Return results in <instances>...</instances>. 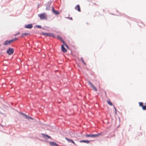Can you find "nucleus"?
I'll list each match as a JSON object with an SVG mask.
<instances>
[{"mask_svg": "<svg viewBox=\"0 0 146 146\" xmlns=\"http://www.w3.org/2000/svg\"><path fill=\"white\" fill-rule=\"evenodd\" d=\"M102 132L99 133L97 134H93L91 133L90 134H87L85 135L86 137H91L93 138H95L98 137V136L102 135Z\"/></svg>", "mask_w": 146, "mask_h": 146, "instance_id": "1", "label": "nucleus"}, {"mask_svg": "<svg viewBox=\"0 0 146 146\" xmlns=\"http://www.w3.org/2000/svg\"><path fill=\"white\" fill-rule=\"evenodd\" d=\"M41 34L43 36H45L46 37H52L53 38H55L56 36L54 33H44L42 32Z\"/></svg>", "mask_w": 146, "mask_h": 146, "instance_id": "2", "label": "nucleus"}, {"mask_svg": "<svg viewBox=\"0 0 146 146\" xmlns=\"http://www.w3.org/2000/svg\"><path fill=\"white\" fill-rule=\"evenodd\" d=\"M38 16L40 20H47V15L45 13H42L38 15Z\"/></svg>", "mask_w": 146, "mask_h": 146, "instance_id": "3", "label": "nucleus"}, {"mask_svg": "<svg viewBox=\"0 0 146 146\" xmlns=\"http://www.w3.org/2000/svg\"><path fill=\"white\" fill-rule=\"evenodd\" d=\"M19 114L25 117V118L28 120L31 119L32 120H33L34 119L32 117H30L29 115H27L25 113H23L21 112H19Z\"/></svg>", "mask_w": 146, "mask_h": 146, "instance_id": "4", "label": "nucleus"}, {"mask_svg": "<svg viewBox=\"0 0 146 146\" xmlns=\"http://www.w3.org/2000/svg\"><path fill=\"white\" fill-rule=\"evenodd\" d=\"M14 53V49L13 48L9 47L6 51V53L9 55L13 54Z\"/></svg>", "mask_w": 146, "mask_h": 146, "instance_id": "5", "label": "nucleus"}, {"mask_svg": "<svg viewBox=\"0 0 146 146\" xmlns=\"http://www.w3.org/2000/svg\"><path fill=\"white\" fill-rule=\"evenodd\" d=\"M40 135H41L42 137L46 140L52 139L51 137L50 136L46 134L42 133L40 134Z\"/></svg>", "mask_w": 146, "mask_h": 146, "instance_id": "6", "label": "nucleus"}, {"mask_svg": "<svg viewBox=\"0 0 146 146\" xmlns=\"http://www.w3.org/2000/svg\"><path fill=\"white\" fill-rule=\"evenodd\" d=\"M52 3V1L51 0L49 1L46 4V10L49 11L50 10V6Z\"/></svg>", "mask_w": 146, "mask_h": 146, "instance_id": "7", "label": "nucleus"}, {"mask_svg": "<svg viewBox=\"0 0 146 146\" xmlns=\"http://www.w3.org/2000/svg\"><path fill=\"white\" fill-rule=\"evenodd\" d=\"M33 24L32 23H29L28 24L25 25L24 27L25 28L31 29L33 27Z\"/></svg>", "mask_w": 146, "mask_h": 146, "instance_id": "8", "label": "nucleus"}, {"mask_svg": "<svg viewBox=\"0 0 146 146\" xmlns=\"http://www.w3.org/2000/svg\"><path fill=\"white\" fill-rule=\"evenodd\" d=\"M52 11L54 14L56 15H58L59 14V11L55 10L53 7H52Z\"/></svg>", "mask_w": 146, "mask_h": 146, "instance_id": "9", "label": "nucleus"}, {"mask_svg": "<svg viewBox=\"0 0 146 146\" xmlns=\"http://www.w3.org/2000/svg\"><path fill=\"white\" fill-rule=\"evenodd\" d=\"M49 142L51 146H59L54 141H49Z\"/></svg>", "mask_w": 146, "mask_h": 146, "instance_id": "10", "label": "nucleus"}, {"mask_svg": "<svg viewBox=\"0 0 146 146\" xmlns=\"http://www.w3.org/2000/svg\"><path fill=\"white\" fill-rule=\"evenodd\" d=\"M11 43L9 40H7L3 42V44L4 45H9Z\"/></svg>", "mask_w": 146, "mask_h": 146, "instance_id": "11", "label": "nucleus"}, {"mask_svg": "<svg viewBox=\"0 0 146 146\" xmlns=\"http://www.w3.org/2000/svg\"><path fill=\"white\" fill-rule=\"evenodd\" d=\"M61 48L62 51L63 52L65 53L67 52V49L64 46V45H62L61 46Z\"/></svg>", "mask_w": 146, "mask_h": 146, "instance_id": "12", "label": "nucleus"}, {"mask_svg": "<svg viewBox=\"0 0 146 146\" xmlns=\"http://www.w3.org/2000/svg\"><path fill=\"white\" fill-rule=\"evenodd\" d=\"M81 143H85L89 144L90 142V141L86 140H82L79 141Z\"/></svg>", "mask_w": 146, "mask_h": 146, "instance_id": "13", "label": "nucleus"}, {"mask_svg": "<svg viewBox=\"0 0 146 146\" xmlns=\"http://www.w3.org/2000/svg\"><path fill=\"white\" fill-rule=\"evenodd\" d=\"M75 9L79 12H81V9L80 6L78 4L76 5L75 7Z\"/></svg>", "mask_w": 146, "mask_h": 146, "instance_id": "14", "label": "nucleus"}, {"mask_svg": "<svg viewBox=\"0 0 146 146\" xmlns=\"http://www.w3.org/2000/svg\"><path fill=\"white\" fill-rule=\"evenodd\" d=\"M29 35H30V33H24L21 34V37L23 38Z\"/></svg>", "mask_w": 146, "mask_h": 146, "instance_id": "15", "label": "nucleus"}, {"mask_svg": "<svg viewBox=\"0 0 146 146\" xmlns=\"http://www.w3.org/2000/svg\"><path fill=\"white\" fill-rule=\"evenodd\" d=\"M18 39L19 38H18L15 37L13 38V39L9 40L10 41L11 43V42H14V41L18 40Z\"/></svg>", "mask_w": 146, "mask_h": 146, "instance_id": "16", "label": "nucleus"}, {"mask_svg": "<svg viewBox=\"0 0 146 146\" xmlns=\"http://www.w3.org/2000/svg\"><path fill=\"white\" fill-rule=\"evenodd\" d=\"M65 139L69 143H71L73 140L68 138L67 137H65Z\"/></svg>", "mask_w": 146, "mask_h": 146, "instance_id": "17", "label": "nucleus"}, {"mask_svg": "<svg viewBox=\"0 0 146 146\" xmlns=\"http://www.w3.org/2000/svg\"><path fill=\"white\" fill-rule=\"evenodd\" d=\"M107 102L108 104L110 106H112L113 105L112 103L109 100H107Z\"/></svg>", "mask_w": 146, "mask_h": 146, "instance_id": "18", "label": "nucleus"}, {"mask_svg": "<svg viewBox=\"0 0 146 146\" xmlns=\"http://www.w3.org/2000/svg\"><path fill=\"white\" fill-rule=\"evenodd\" d=\"M56 37L58 39H59L61 41L63 40L62 38L60 36H59L58 35H57Z\"/></svg>", "mask_w": 146, "mask_h": 146, "instance_id": "19", "label": "nucleus"}, {"mask_svg": "<svg viewBox=\"0 0 146 146\" xmlns=\"http://www.w3.org/2000/svg\"><path fill=\"white\" fill-rule=\"evenodd\" d=\"M56 37L58 39H59L61 41L63 40L62 38L60 36H59L58 35H57Z\"/></svg>", "mask_w": 146, "mask_h": 146, "instance_id": "20", "label": "nucleus"}, {"mask_svg": "<svg viewBox=\"0 0 146 146\" xmlns=\"http://www.w3.org/2000/svg\"><path fill=\"white\" fill-rule=\"evenodd\" d=\"M142 108L143 110H146V103H145V105H143L142 107Z\"/></svg>", "mask_w": 146, "mask_h": 146, "instance_id": "21", "label": "nucleus"}, {"mask_svg": "<svg viewBox=\"0 0 146 146\" xmlns=\"http://www.w3.org/2000/svg\"><path fill=\"white\" fill-rule=\"evenodd\" d=\"M139 104V106L140 107H142L144 103L142 102H138Z\"/></svg>", "mask_w": 146, "mask_h": 146, "instance_id": "22", "label": "nucleus"}, {"mask_svg": "<svg viewBox=\"0 0 146 146\" xmlns=\"http://www.w3.org/2000/svg\"><path fill=\"white\" fill-rule=\"evenodd\" d=\"M81 60L82 61V62L85 65H86V63L84 62V59L82 57L81 58Z\"/></svg>", "mask_w": 146, "mask_h": 146, "instance_id": "23", "label": "nucleus"}, {"mask_svg": "<svg viewBox=\"0 0 146 146\" xmlns=\"http://www.w3.org/2000/svg\"><path fill=\"white\" fill-rule=\"evenodd\" d=\"M36 27L38 29H41L42 28V27L40 25H36Z\"/></svg>", "mask_w": 146, "mask_h": 146, "instance_id": "24", "label": "nucleus"}, {"mask_svg": "<svg viewBox=\"0 0 146 146\" xmlns=\"http://www.w3.org/2000/svg\"><path fill=\"white\" fill-rule=\"evenodd\" d=\"M93 88V89L95 91H97V89L96 88L95 86H94L92 87Z\"/></svg>", "mask_w": 146, "mask_h": 146, "instance_id": "25", "label": "nucleus"}, {"mask_svg": "<svg viewBox=\"0 0 146 146\" xmlns=\"http://www.w3.org/2000/svg\"><path fill=\"white\" fill-rule=\"evenodd\" d=\"M62 42L63 43V44L62 45H64V46H65L67 44L64 41V40L62 41Z\"/></svg>", "mask_w": 146, "mask_h": 146, "instance_id": "26", "label": "nucleus"}, {"mask_svg": "<svg viewBox=\"0 0 146 146\" xmlns=\"http://www.w3.org/2000/svg\"><path fill=\"white\" fill-rule=\"evenodd\" d=\"M123 16L125 17V18H129V17H128V16H127V15H125V14H123Z\"/></svg>", "mask_w": 146, "mask_h": 146, "instance_id": "27", "label": "nucleus"}, {"mask_svg": "<svg viewBox=\"0 0 146 146\" xmlns=\"http://www.w3.org/2000/svg\"><path fill=\"white\" fill-rule=\"evenodd\" d=\"M66 18L68 19H69L72 20H73L72 17H66Z\"/></svg>", "mask_w": 146, "mask_h": 146, "instance_id": "28", "label": "nucleus"}, {"mask_svg": "<svg viewBox=\"0 0 146 146\" xmlns=\"http://www.w3.org/2000/svg\"><path fill=\"white\" fill-rule=\"evenodd\" d=\"M20 32H18V33H17L15 34L14 35V36H17V35H19V34H20Z\"/></svg>", "mask_w": 146, "mask_h": 146, "instance_id": "29", "label": "nucleus"}, {"mask_svg": "<svg viewBox=\"0 0 146 146\" xmlns=\"http://www.w3.org/2000/svg\"><path fill=\"white\" fill-rule=\"evenodd\" d=\"M111 15H115V16H119L120 15H116V14H114L113 13H110Z\"/></svg>", "mask_w": 146, "mask_h": 146, "instance_id": "30", "label": "nucleus"}, {"mask_svg": "<svg viewBox=\"0 0 146 146\" xmlns=\"http://www.w3.org/2000/svg\"><path fill=\"white\" fill-rule=\"evenodd\" d=\"M66 45L65 46H66V47L68 49H70V47L67 44V45Z\"/></svg>", "mask_w": 146, "mask_h": 146, "instance_id": "31", "label": "nucleus"}, {"mask_svg": "<svg viewBox=\"0 0 146 146\" xmlns=\"http://www.w3.org/2000/svg\"><path fill=\"white\" fill-rule=\"evenodd\" d=\"M71 143H73L75 145H76V143H75L73 140H72V142Z\"/></svg>", "mask_w": 146, "mask_h": 146, "instance_id": "32", "label": "nucleus"}, {"mask_svg": "<svg viewBox=\"0 0 146 146\" xmlns=\"http://www.w3.org/2000/svg\"><path fill=\"white\" fill-rule=\"evenodd\" d=\"M90 85V87L92 88L94 86V85L92 83Z\"/></svg>", "mask_w": 146, "mask_h": 146, "instance_id": "33", "label": "nucleus"}, {"mask_svg": "<svg viewBox=\"0 0 146 146\" xmlns=\"http://www.w3.org/2000/svg\"><path fill=\"white\" fill-rule=\"evenodd\" d=\"M90 85V87L92 88L94 86V85L92 83Z\"/></svg>", "mask_w": 146, "mask_h": 146, "instance_id": "34", "label": "nucleus"}, {"mask_svg": "<svg viewBox=\"0 0 146 146\" xmlns=\"http://www.w3.org/2000/svg\"><path fill=\"white\" fill-rule=\"evenodd\" d=\"M117 109H116V110H115V114L116 115H117Z\"/></svg>", "mask_w": 146, "mask_h": 146, "instance_id": "35", "label": "nucleus"}, {"mask_svg": "<svg viewBox=\"0 0 146 146\" xmlns=\"http://www.w3.org/2000/svg\"><path fill=\"white\" fill-rule=\"evenodd\" d=\"M88 83L90 85V84H91V82H90V81H88Z\"/></svg>", "mask_w": 146, "mask_h": 146, "instance_id": "36", "label": "nucleus"}, {"mask_svg": "<svg viewBox=\"0 0 146 146\" xmlns=\"http://www.w3.org/2000/svg\"><path fill=\"white\" fill-rule=\"evenodd\" d=\"M116 11L117 13H118L120 15H121L120 13H119V11H118V10H117Z\"/></svg>", "mask_w": 146, "mask_h": 146, "instance_id": "37", "label": "nucleus"}, {"mask_svg": "<svg viewBox=\"0 0 146 146\" xmlns=\"http://www.w3.org/2000/svg\"><path fill=\"white\" fill-rule=\"evenodd\" d=\"M113 107L114 109V110H116V108L115 106L113 105Z\"/></svg>", "mask_w": 146, "mask_h": 146, "instance_id": "38", "label": "nucleus"}, {"mask_svg": "<svg viewBox=\"0 0 146 146\" xmlns=\"http://www.w3.org/2000/svg\"><path fill=\"white\" fill-rule=\"evenodd\" d=\"M41 29H42L43 30H46V29H45V28L42 27V28Z\"/></svg>", "mask_w": 146, "mask_h": 146, "instance_id": "39", "label": "nucleus"}, {"mask_svg": "<svg viewBox=\"0 0 146 146\" xmlns=\"http://www.w3.org/2000/svg\"><path fill=\"white\" fill-rule=\"evenodd\" d=\"M36 25H35V26H34V28H35L36 27Z\"/></svg>", "mask_w": 146, "mask_h": 146, "instance_id": "40", "label": "nucleus"}, {"mask_svg": "<svg viewBox=\"0 0 146 146\" xmlns=\"http://www.w3.org/2000/svg\"><path fill=\"white\" fill-rule=\"evenodd\" d=\"M103 12H104V11H105L104 10V9H103Z\"/></svg>", "mask_w": 146, "mask_h": 146, "instance_id": "41", "label": "nucleus"}, {"mask_svg": "<svg viewBox=\"0 0 146 146\" xmlns=\"http://www.w3.org/2000/svg\"><path fill=\"white\" fill-rule=\"evenodd\" d=\"M138 25L139 26H141L140 25H139V24H138Z\"/></svg>", "mask_w": 146, "mask_h": 146, "instance_id": "42", "label": "nucleus"}, {"mask_svg": "<svg viewBox=\"0 0 146 146\" xmlns=\"http://www.w3.org/2000/svg\"><path fill=\"white\" fill-rule=\"evenodd\" d=\"M119 126V125H118V126H117V128H118Z\"/></svg>", "mask_w": 146, "mask_h": 146, "instance_id": "43", "label": "nucleus"}, {"mask_svg": "<svg viewBox=\"0 0 146 146\" xmlns=\"http://www.w3.org/2000/svg\"><path fill=\"white\" fill-rule=\"evenodd\" d=\"M46 27V28H49V27Z\"/></svg>", "mask_w": 146, "mask_h": 146, "instance_id": "44", "label": "nucleus"}, {"mask_svg": "<svg viewBox=\"0 0 146 146\" xmlns=\"http://www.w3.org/2000/svg\"><path fill=\"white\" fill-rule=\"evenodd\" d=\"M88 1H92V0H88Z\"/></svg>", "mask_w": 146, "mask_h": 146, "instance_id": "45", "label": "nucleus"}, {"mask_svg": "<svg viewBox=\"0 0 146 146\" xmlns=\"http://www.w3.org/2000/svg\"><path fill=\"white\" fill-rule=\"evenodd\" d=\"M131 125H129L130 126H131Z\"/></svg>", "mask_w": 146, "mask_h": 146, "instance_id": "46", "label": "nucleus"}, {"mask_svg": "<svg viewBox=\"0 0 146 146\" xmlns=\"http://www.w3.org/2000/svg\"><path fill=\"white\" fill-rule=\"evenodd\" d=\"M119 120H120V117H119Z\"/></svg>", "mask_w": 146, "mask_h": 146, "instance_id": "47", "label": "nucleus"}, {"mask_svg": "<svg viewBox=\"0 0 146 146\" xmlns=\"http://www.w3.org/2000/svg\"><path fill=\"white\" fill-rule=\"evenodd\" d=\"M38 7H39V5H38Z\"/></svg>", "mask_w": 146, "mask_h": 146, "instance_id": "48", "label": "nucleus"}, {"mask_svg": "<svg viewBox=\"0 0 146 146\" xmlns=\"http://www.w3.org/2000/svg\"><path fill=\"white\" fill-rule=\"evenodd\" d=\"M38 7H39V5H38Z\"/></svg>", "mask_w": 146, "mask_h": 146, "instance_id": "49", "label": "nucleus"}, {"mask_svg": "<svg viewBox=\"0 0 146 146\" xmlns=\"http://www.w3.org/2000/svg\"><path fill=\"white\" fill-rule=\"evenodd\" d=\"M105 94H106V92H105Z\"/></svg>", "mask_w": 146, "mask_h": 146, "instance_id": "50", "label": "nucleus"}, {"mask_svg": "<svg viewBox=\"0 0 146 146\" xmlns=\"http://www.w3.org/2000/svg\"><path fill=\"white\" fill-rule=\"evenodd\" d=\"M0 125L1 126V124H0Z\"/></svg>", "mask_w": 146, "mask_h": 146, "instance_id": "51", "label": "nucleus"}]
</instances>
